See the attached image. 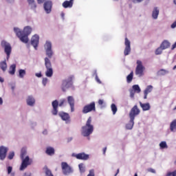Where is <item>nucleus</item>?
Returning a JSON list of instances; mask_svg holds the SVG:
<instances>
[{"instance_id": "6e6d98bb", "label": "nucleus", "mask_w": 176, "mask_h": 176, "mask_svg": "<svg viewBox=\"0 0 176 176\" xmlns=\"http://www.w3.org/2000/svg\"><path fill=\"white\" fill-rule=\"evenodd\" d=\"M2 104H3V100L2 98H0V105H2Z\"/></svg>"}, {"instance_id": "ddd939ff", "label": "nucleus", "mask_w": 176, "mask_h": 176, "mask_svg": "<svg viewBox=\"0 0 176 176\" xmlns=\"http://www.w3.org/2000/svg\"><path fill=\"white\" fill-rule=\"evenodd\" d=\"M31 45L34 47L35 50L38 49V45H39V36L35 34L32 37Z\"/></svg>"}, {"instance_id": "4d7b16f0", "label": "nucleus", "mask_w": 176, "mask_h": 176, "mask_svg": "<svg viewBox=\"0 0 176 176\" xmlns=\"http://www.w3.org/2000/svg\"><path fill=\"white\" fill-rule=\"evenodd\" d=\"M107 152V147H104L103 148V155H105V153Z\"/></svg>"}, {"instance_id": "774afa93", "label": "nucleus", "mask_w": 176, "mask_h": 176, "mask_svg": "<svg viewBox=\"0 0 176 176\" xmlns=\"http://www.w3.org/2000/svg\"><path fill=\"white\" fill-rule=\"evenodd\" d=\"M96 79H97L98 82H100V80H98V78L97 77H96Z\"/></svg>"}, {"instance_id": "864d4df0", "label": "nucleus", "mask_w": 176, "mask_h": 176, "mask_svg": "<svg viewBox=\"0 0 176 176\" xmlns=\"http://www.w3.org/2000/svg\"><path fill=\"white\" fill-rule=\"evenodd\" d=\"M38 3L41 4V3H43V2H45V0H37Z\"/></svg>"}, {"instance_id": "79ce46f5", "label": "nucleus", "mask_w": 176, "mask_h": 176, "mask_svg": "<svg viewBox=\"0 0 176 176\" xmlns=\"http://www.w3.org/2000/svg\"><path fill=\"white\" fill-rule=\"evenodd\" d=\"M13 157H14V152H10L8 156V159H9V160H12Z\"/></svg>"}, {"instance_id": "f3484780", "label": "nucleus", "mask_w": 176, "mask_h": 176, "mask_svg": "<svg viewBox=\"0 0 176 176\" xmlns=\"http://www.w3.org/2000/svg\"><path fill=\"white\" fill-rule=\"evenodd\" d=\"M52 3L51 1H47L44 3V9L46 13H50L52 12Z\"/></svg>"}, {"instance_id": "8fccbe9b", "label": "nucleus", "mask_w": 176, "mask_h": 176, "mask_svg": "<svg viewBox=\"0 0 176 176\" xmlns=\"http://www.w3.org/2000/svg\"><path fill=\"white\" fill-rule=\"evenodd\" d=\"M102 104H104V100L100 99V100H98V104H99V105H102Z\"/></svg>"}, {"instance_id": "423d86ee", "label": "nucleus", "mask_w": 176, "mask_h": 176, "mask_svg": "<svg viewBox=\"0 0 176 176\" xmlns=\"http://www.w3.org/2000/svg\"><path fill=\"white\" fill-rule=\"evenodd\" d=\"M1 45L3 47L4 52L7 55V60H9V58H10V54L12 53V45H10V43L5 41H2Z\"/></svg>"}, {"instance_id": "b1692460", "label": "nucleus", "mask_w": 176, "mask_h": 176, "mask_svg": "<svg viewBox=\"0 0 176 176\" xmlns=\"http://www.w3.org/2000/svg\"><path fill=\"white\" fill-rule=\"evenodd\" d=\"M45 153L48 155V156H53L54 155V148L53 147H47L45 151Z\"/></svg>"}, {"instance_id": "ea45409f", "label": "nucleus", "mask_w": 176, "mask_h": 176, "mask_svg": "<svg viewBox=\"0 0 176 176\" xmlns=\"http://www.w3.org/2000/svg\"><path fill=\"white\" fill-rule=\"evenodd\" d=\"M45 176H54L53 173H52V170L48 169L47 168H45Z\"/></svg>"}, {"instance_id": "f03ea898", "label": "nucleus", "mask_w": 176, "mask_h": 176, "mask_svg": "<svg viewBox=\"0 0 176 176\" xmlns=\"http://www.w3.org/2000/svg\"><path fill=\"white\" fill-rule=\"evenodd\" d=\"M94 131V125L91 124V117H89L85 126H82L81 134L83 137H89Z\"/></svg>"}, {"instance_id": "39448f33", "label": "nucleus", "mask_w": 176, "mask_h": 176, "mask_svg": "<svg viewBox=\"0 0 176 176\" xmlns=\"http://www.w3.org/2000/svg\"><path fill=\"white\" fill-rule=\"evenodd\" d=\"M137 66L135 68V74L138 76H143L144 72L145 71V67L142 65V61L138 60L136 62Z\"/></svg>"}, {"instance_id": "7ed1b4c3", "label": "nucleus", "mask_w": 176, "mask_h": 176, "mask_svg": "<svg viewBox=\"0 0 176 176\" xmlns=\"http://www.w3.org/2000/svg\"><path fill=\"white\" fill-rule=\"evenodd\" d=\"M67 102V100L65 99H62L60 100V102L58 104V101L57 100H54L52 102V113L54 115V116H56L57 113H58V107H63L64 104Z\"/></svg>"}, {"instance_id": "e433bc0d", "label": "nucleus", "mask_w": 176, "mask_h": 176, "mask_svg": "<svg viewBox=\"0 0 176 176\" xmlns=\"http://www.w3.org/2000/svg\"><path fill=\"white\" fill-rule=\"evenodd\" d=\"M25 155H27V151L25 148H22L21 151V159H24V157H25Z\"/></svg>"}, {"instance_id": "13d9d810", "label": "nucleus", "mask_w": 176, "mask_h": 176, "mask_svg": "<svg viewBox=\"0 0 176 176\" xmlns=\"http://www.w3.org/2000/svg\"><path fill=\"white\" fill-rule=\"evenodd\" d=\"M43 134H45V135L47 134V130H44L43 131Z\"/></svg>"}, {"instance_id": "09e8293b", "label": "nucleus", "mask_w": 176, "mask_h": 176, "mask_svg": "<svg viewBox=\"0 0 176 176\" xmlns=\"http://www.w3.org/2000/svg\"><path fill=\"white\" fill-rule=\"evenodd\" d=\"M12 166H8V174H10V173H12Z\"/></svg>"}, {"instance_id": "c9c22d12", "label": "nucleus", "mask_w": 176, "mask_h": 176, "mask_svg": "<svg viewBox=\"0 0 176 176\" xmlns=\"http://www.w3.org/2000/svg\"><path fill=\"white\" fill-rule=\"evenodd\" d=\"M160 146L161 149H166L168 148V146H167V143L166 142H161L160 144Z\"/></svg>"}, {"instance_id": "37998d69", "label": "nucleus", "mask_w": 176, "mask_h": 176, "mask_svg": "<svg viewBox=\"0 0 176 176\" xmlns=\"http://www.w3.org/2000/svg\"><path fill=\"white\" fill-rule=\"evenodd\" d=\"M166 176H176V170L173 172H168Z\"/></svg>"}, {"instance_id": "680f3d73", "label": "nucleus", "mask_w": 176, "mask_h": 176, "mask_svg": "<svg viewBox=\"0 0 176 176\" xmlns=\"http://www.w3.org/2000/svg\"><path fill=\"white\" fill-rule=\"evenodd\" d=\"M173 70H175L176 69V65H175L173 68Z\"/></svg>"}, {"instance_id": "49530a36", "label": "nucleus", "mask_w": 176, "mask_h": 176, "mask_svg": "<svg viewBox=\"0 0 176 176\" xmlns=\"http://www.w3.org/2000/svg\"><path fill=\"white\" fill-rule=\"evenodd\" d=\"M47 83V78H45L43 79V85H44V86H46Z\"/></svg>"}, {"instance_id": "cd10ccee", "label": "nucleus", "mask_w": 176, "mask_h": 176, "mask_svg": "<svg viewBox=\"0 0 176 176\" xmlns=\"http://www.w3.org/2000/svg\"><path fill=\"white\" fill-rule=\"evenodd\" d=\"M0 68L3 72L6 71V69H8V64L6 63V60H3L0 63Z\"/></svg>"}, {"instance_id": "bf43d9fd", "label": "nucleus", "mask_w": 176, "mask_h": 176, "mask_svg": "<svg viewBox=\"0 0 176 176\" xmlns=\"http://www.w3.org/2000/svg\"><path fill=\"white\" fill-rule=\"evenodd\" d=\"M119 174V169L117 170V173H116L115 176L118 175Z\"/></svg>"}, {"instance_id": "a878e982", "label": "nucleus", "mask_w": 176, "mask_h": 176, "mask_svg": "<svg viewBox=\"0 0 176 176\" xmlns=\"http://www.w3.org/2000/svg\"><path fill=\"white\" fill-rule=\"evenodd\" d=\"M23 34H24L25 35H30V34H31V32H32V28H31V27L30 26H26L25 28H24L23 29V32H22Z\"/></svg>"}, {"instance_id": "a211bd4d", "label": "nucleus", "mask_w": 176, "mask_h": 176, "mask_svg": "<svg viewBox=\"0 0 176 176\" xmlns=\"http://www.w3.org/2000/svg\"><path fill=\"white\" fill-rule=\"evenodd\" d=\"M60 118H61L62 120H64L66 122H69V114H68L67 113H65V112H60L58 113Z\"/></svg>"}, {"instance_id": "9d476101", "label": "nucleus", "mask_w": 176, "mask_h": 176, "mask_svg": "<svg viewBox=\"0 0 176 176\" xmlns=\"http://www.w3.org/2000/svg\"><path fill=\"white\" fill-rule=\"evenodd\" d=\"M62 171L64 175H69L72 173V168L67 162L61 163Z\"/></svg>"}, {"instance_id": "5fc2aeb1", "label": "nucleus", "mask_w": 176, "mask_h": 176, "mask_svg": "<svg viewBox=\"0 0 176 176\" xmlns=\"http://www.w3.org/2000/svg\"><path fill=\"white\" fill-rule=\"evenodd\" d=\"M4 81H5V80L2 77L0 76V82H1V83H3Z\"/></svg>"}, {"instance_id": "f257e3e1", "label": "nucleus", "mask_w": 176, "mask_h": 176, "mask_svg": "<svg viewBox=\"0 0 176 176\" xmlns=\"http://www.w3.org/2000/svg\"><path fill=\"white\" fill-rule=\"evenodd\" d=\"M45 53L47 57L45 58V65L46 68L45 76L47 78H52L53 76V68L52 67V62L50 59L53 57V50H52V43L50 41H47L45 45Z\"/></svg>"}, {"instance_id": "393cba45", "label": "nucleus", "mask_w": 176, "mask_h": 176, "mask_svg": "<svg viewBox=\"0 0 176 176\" xmlns=\"http://www.w3.org/2000/svg\"><path fill=\"white\" fill-rule=\"evenodd\" d=\"M158 16H159V9H157V7H155V8H154V9L153 10L152 17H153V19L156 20V19H157Z\"/></svg>"}, {"instance_id": "2f4dec72", "label": "nucleus", "mask_w": 176, "mask_h": 176, "mask_svg": "<svg viewBox=\"0 0 176 176\" xmlns=\"http://www.w3.org/2000/svg\"><path fill=\"white\" fill-rule=\"evenodd\" d=\"M157 75L158 76H163L166 75V74H168V71L164 69H161L157 72Z\"/></svg>"}, {"instance_id": "58836bf2", "label": "nucleus", "mask_w": 176, "mask_h": 176, "mask_svg": "<svg viewBox=\"0 0 176 176\" xmlns=\"http://www.w3.org/2000/svg\"><path fill=\"white\" fill-rule=\"evenodd\" d=\"M78 167H79L80 172L81 173H85V165H84L82 163L78 165Z\"/></svg>"}, {"instance_id": "4c0bfd02", "label": "nucleus", "mask_w": 176, "mask_h": 176, "mask_svg": "<svg viewBox=\"0 0 176 176\" xmlns=\"http://www.w3.org/2000/svg\"><path fill=\"white\" fill-rule=\"evenodd\" d=\"M19 78H24V76H25V70L24 69H19Z\"/></svg>"}, {"instance_id": "9b49d317", "label": "nucleus", "mask_w": 176, "mask_h": 176, "mask_svg": "<svg viewBox=\"0 0 176 176\" xmlns=\"http://www.w3.org/2000/svg\"><path fill=\"white\" fill-rule=\"evenodd\" d=\"M124 45L125 49L124 50V56H129V54H130L131 52V45L130 41L129 40V38H127V37L125 38Z\"/></svg>"}, {"instance_id": "a18cd8bd", "label": "nucleus", "mask_w": 176, "mask_h": 176, "mask_svg": "<svg viewBox=\"0 0 176 176\" xmlns=\"http://www.w3.org/2000/svg\"><path fill=\"white\" fill-rule=\"evenodd\" d=\"M87 176H95L94 169L90 170L89 173L87 175Z\"/></svg>"}, {"instance_id": "e2e57ef3", "label": "nucleus", "mask_w": 176, "mask_h": 176, "mask_svg": "<svg viewBox=\"0 0 176 176\" xmlns=\"http://www.w3.org/2000/svg\"><path fill=\"white\" fill-rule=\"evenodd\" d=\"M173 3L176 5V0H173Z\"/></svg>"}, {"instance_id": "20e7f679", "label": "nucleus", "mask_w": 176, "mask_h": 176, "mask_svg": "<svg viewBox=\"0 0 176 176\" xmlns=\"http://www.w3.org/2000/svg\"><path fill=\"white\" fill-rule=\"evenodd\" d=\"M14 31L16 36L19 38L20 41H21L23 43H28V35L24 34V33H23V32H21L20 29L17 28H14Z\"/></svg>"}, {"instance_id": "6e6552de", "label": "nucleus", "mask_w": 176, "mask_h": 176, "mask_svg": "<svg viewBox=\"0 0 176 176\" xmlns=\"http://www.w3.org/2000/svg\"><path fill=\"white\" fill-rule=\"evenodd\" d=\"M74 79V76H71L68 77L67 79L64 80L62 83V90L63 91H67V89H69L71 85H72V80Z\"/></svg>"}, {"instance_id": "2eb2a0df", "label": "nucleus", "mask_w": 176, "mask_h": 176, "mask_svg": "<svg viewBox=\"0 0 176 176\" xmlns=\"http://www.w3.org/2000/svg\"><path fill=\"white\" fill-rule=\"evenodd\" d=\"M30 164V157L26 156L25 158L22 159V164L20 167V170H25L28 165Z\"/></svg>"}, {"instance_id": "c85d7f7f", "label": "nucleus", "mask_w": 176, "mask_h": 176, "mask_svg": "<svg viewBox=\"0 0 176 176\" xmlns=\"http://www.w3.org/2000/svg\"><path fill=\"white\" fill-rule=\"evenodd\" d=\"M8 72L10 75H14L16 74V64H13L10 67Z\"/></svg>"}, {"instance_id": "f704fd0d", "label": "nucleus", "mask_w": 176, "mask_h": 176, "mask_svg": "<svg viewBox=\"0 0 176 176\" xmlns=\"http://www.w3.org/2000/svg\"><path fill=\"white\" fill-rule=\"evenodd\" d=\"M133 89L136 93H141V89L140 88V86L138 85H135L133 87Z\"/></svg>"}, {"instance_id": "aec40b11", "label": "nucleus", "mask_w": 176, "mask_h": 176, "mask_svg": "<svg viewBox=\"0 0 176 176\" xmlns=\"http://www.w3.org/2000/svg\"><path fill=\"white\" fill-rule=\"evenodd\" d=\"M152 90H153V87L152 85H148L145 90L144 91V99L146 100L148 98V94L151 93Z\"/></svg>"}, {"instance_id": "c03bdc74", "label": "nucleus", "mask_w": 176, "mask_h": 176, "mask_svg": "<svg viewBox=\"0 0 176 176\" xmlns=\"http://www.w3.org/2000/svg\"><path fill=\"white\" fill-rule=\"evenodd\" d=\"M135 94V91L133 89L130 91V97L131 98H134V95Z\"/></svg>"}, {"instance_id": "7c9ffc66", "label": "nucleus", "mask_w": 176, "mask_h": 176, "mask_svg": "<svg viewBox=\"0 0 176 176\" xmlns=\"http://www.w3.org/2000/svg\"><path fill=\"white\" fill-rule=\"evenodd\" d=\"M134 76V72H131L127 76H126V82L127 83H131L133 80V78Z\"/></svg>"}, {"instance_id": "0e129e2a", "label": "nucleus", "mask_w": 176, "mask_h": 176, "mask_svg": "<svg viewBox=\"0 0 176 176\" xmlns=\"http://www.w3.org/2000/svg\"><path fill=\"white\" fill-rule=\"evenodd\" d=\"M24 176H31V175H27V173H25Z\"/></svg>"}, {"instance_id": "3c124183", "label": "nucleus", "mask_w": 176, "mask_h": 176, "mask_svg": "<svg viewBox=\"0 0 176 176\" xmlns=\"http://www.w3.org/2000/svg\"><path fill=\"white\" fill-rule=\"evenodd\" d=\"M175 27H176V21L173 22V24L171 25V28H175Z\"/></svg>"}, {"instance_id": "5701e85b", "label": "nucleus", "mask_w": 176, "mask_h": 176, "mask_svg": "<svg viewBox=\"0 0 176 176\" xmlns=\"http://www.w3.org/2000/svg\"><path fill=\"white\" fill-rule=\"evenodd\" d=\"M28 3L29 6H30V9H32V10H36V3H35V0H28Z\"/></svg>"}, {"instance_id": "a19ab883", "label": "nucleus", "mask_w": 176, "mask_h": 176, "mask_svg": "<svg viewBox=\"0 0 176 176\" xmlns=\"http://www.w3.org/2000/svg\"><path fill=\"white\" fill-rule=\"evenodd\" d=\"M163 50V49H162V47H158L156 50H155V54L157 56V55H159V54H162V51Z\"/></svg>"}, {"instance_id": "bb28decb", "label": "nucleus", "mask_w": 176, "mask_h": 176, "mask_svg": "<svg viewBox=\"0 0 176 176\" xmlns=\"http://www.w3.org/2000/svg\"><path fill=\"white\" fill-rule=\"evenodd\" d=\"M170 46V42L167 41H164L161 45L160 47H162V50H164L166 49H168V47Z\"/></svg>"}, {"instance_id": "052dcab7", "label": "nucleus", "mask_w": 176, "mask_h": 176, "mask_svg": "<svg viewBox=\"0 0 176 176\" xmlns=\"http://www.w3.org/2000/svg\"><path fill=\"white\" fill-rule=\"evenodd\" d=\"M61 16L63 17V19H64V13L61 14Z\"/></svg>"}, {"instance_id": "de8ad7c7", "label": "nucleus", "mask_w": 176, "mask_h": 176, "mask_svg": "<svg viewBox=\"0 0 176 176\" xmlns=\"http://www.w3.org/2000/svg\"><path fill=\"white\" fill-rule=\"evenodd\" d=\"M148 171H149V173H153V174H155L156 173V170H155V169L153 168H148Z\"/></svg>"}, {"instance_id": "4468645a", "label": "nucleus", "mask_w": 176, "mask_h": 176, "mask_svg": "<svg viewBox=\"0 0 176 176\" xmlns=\"http://www.w3.org/2000/svg\"><path fill=\"white\" fill-rule=\"evenodd\" d=\"M72 156L76 157L78 160H89V155L85 153H80L78 154L73 153Z\"/></svg>"}, {"instance_id": "603ef678", "label": "nucleus", "mask_w": 176, "mask_h": 176, "mask_svg": "<svg viewBox=\"0 0 176 176\" xmlns=\"http://www.w3.org/2000/svg\"><path fill=\"white\" fill-rule=\"evenodd\" d=\"M36 76H37V78H41L42 77V74L37 73V74H36Z\"/></svg>"}, {"instance_id": "f8f14e48", "label": "nucleus", "mask_w": 176, "mask_h": 176, "mask_svg": "<svg viewBox=\"0 0 176 176\" xmlns=\"http://www.w3.org/2000/svg\"><path fill=\"white\" fill-rule=\"evenodd\" d=\"M9 148L6 146H0V160H5L6 159V155H8V151Z\"/></svg>"}, {"instance_id": "4be33fe9", "label": "nucleus", "mask_w": 176, "mask_h": 176, "mask_svg": "<svg viewBox=\"0 0 176 176\" xmlns=\"http://www.w3.org/2000/svg\"><path fill=\"white\" fill-rule=\"evenodd\" d=\"M28 105L30 107H33L34 104H35V99L34 97L30 96L28 97V99L26 100Z\"/></svg>"}, {"instance_id": "72a5a7b5", "label": "nucleus", "mask_w": 176, "mask_h": 176, "mask_svg": "<svg viewBox=\"0 0 176 176\" xmlns=\"http://www.w3.org/2000/svg\"><path fill=\"white\" fill-rule=\"evenodd\" d=\"M111 108L113 112V115H116V112H118V107H116V104L113 103L111 106Z\"/></svg>"}, {"instance_id": "dca6fc26", "label": "nucleus", "mask_w": 176, "mask_h": 176, "mask_svg": "<svg viewBox=\"0 0 176 176\" xmlns=\"http://www.w3.org/2000/svg\"><path fill=\"white\" fill-rule=\"evenodd\" d=\"M67 102L70 105L71 112H74L75 111V99L74 96H68Z\"/></svg>"}, {"instance_id": "338daca9", "label": "nucleus", "mask_w": 176, "mask_h": 176, "mask_svg": "<svg viewBox=\"0 0 176 176\" xmlns=\"http://www.w3.org/2000/svg\"><path fill=\"white\" fill-rule=\"evenodd\" d=\"M173 111H176V107L173 108Z\"/></svg>"}, {"instance_id": "c756f323", "label": "nucleus", "mask_w": 176, "mask_h": 176, "mask_svg": "<svg viewBox=\"0 0 176 176\" xmlns=\"http://www.w3.org/2000/svg\"><path fill=\"white\" fill-rule=\"evenodd\" d=\"M170 131H176V119L170 122Z\"/></svg>"}, {"instance_id": "6ab92c4d", "label": "nucleus", "mask_w": 176, "mask_h": 176, "mask_svg": "<svg viewBox=\"0 0 176 176\" xmlns=\"http://www.w3.org/2000/svg\"><path fill=\"white\" fill-rule=\"evenodd\" d=\"M63 8L67 9V8H72L74 6V0L65 1L62 4Z\"/></svg>"}, {"instance_id": "0eeeda50", "label": "nucleus", "mask_w": 176, "mask_h": 176, "mask_svg": "<svg viewBox=\"0 0 176 176\" xmlns=\"http://www.w3.org/2000/svg\"><path fill=\"white\" fill-rule=\"evenodd\" d=\"M82 113H89V112H96V102H91L90 104H86L82 110Z\"/></svg>"}, {"instance_id": "1a4fd4ad", "label": "nucleus", "mask_w": 176, "mask_h": 176, "mask_svg": "<svg viewBox=\"0 0 176 176\" xmlns=\"http://www.w3.org/2000/svg\"><path fill=\"white\" fill-rule=\"evenodd\" d=\"M140 112L141 111H140V109H138V106H133V107L131 109L129 112V118L131 119V122H133V120L135 119V116L140 115Z\"/></svg>"}, {"instance_id": "69168bd1", "label": "nucleus", "mask_w": 176, "mask_h": 176, "mask_svg": "<svg viewBox=\"0 0 176 176\" xmlns=\"http://www.w3.org/2000/svg\"><path fill=\"white\" fill-rule=\"evenodd\" d=\"M134 176H138V174L135 173Z\"/></svg>"}, {"instance_id": "473e14b6", "label": "nucleus", "mask_w": 176, "mask_h": 176, "mask_svg": "<svg viewBox=\"0 0 176 176\" xmlns=\"http://www.w3.org/2000/svg\"><path fill=\"white\" fill-rule=\"evenodd\" d=\"M134 126V120L131 122V119H130L129 123L126 125V128L127 130H131Z\"/></svg>"}, {"instance_id": "412c9836", "label": "nucleus", "mask_w": 176, "mask_h": 176, "mask_svg": "<svg viewBox=\"0 0 176 176\" xmlns=\"http://www.w3.org/2000/svg\"><path fill=\"white\" fill-rule=\"evenodd\" d=\"M140 105L143 111H149L151 109V104H149V103H142L140 102Z\"/></svg>"}]
</instances>
